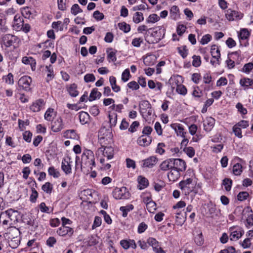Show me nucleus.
<instances>
[{"mask_svg":"<svg viewBox=\"0 0 253 253\" xmlns=\"http://www.w3.org/2000/svg\"><path fill=\"white\" fill-rule=\"evenodd\" d=\"M195 184L193 181V179L191 178H187L185 180L181 181L179 183V187L184 193L185 195H188L191 192L196 193L197 192L195 190Z\"/></svg>","mask_w":253,"mask_h":253,"instance_id":"f03ea898","label":"nucleus"},{"mask_svg":"<svg viewBox=\"0 0 253 253\" xmlns=\"http://www.w3.org/2000/svg\"><path fill=\"white\" fill-rule=\"evenodd\" d=\"M235 227H231L230 230L231 231L230 237L231 240H237L240 238L244 234V231L241 228H240L239 230H234Z\"/></svg>","mask_w":253,"mask_h":253,"instance_id":"4468645a","label":"nucleus"},{"mask_svg":"<svg viewBox=\"0 0 253 253\" xmlns=\"http://www.w3.org/2000/svg\"><path fill=\"white\" fill-rule=\"evenodd\" d=\"M123 189L124 191L126 190V188H116L113 191V197L116 199H124L126 198V196L125 193L123 192Z\"/></svg>","mask_w":253,"mask_h":253,"instance_id":"aec40b11","label":"nucleus"},{"mask_svg":"<svg viewBox=\"0 0 253 253\" xmlns=\"http://www.w3.org/2000/svg\"><path fill=\"white\" fill-rule=\"evenodd\" d=\"M171 161H172V169L181 172L184 171L186 169V164L182 159L171 158Z\"/></svg>","mask_w":253,"mask_h":253,"instance_id":"39448f33","label":"nucleus"},{"mask_svg":"<svg viewBox=\"0 0 253 253\" xmlns=\"http://www.w3.org/2000/svg\"><path fill=\"white\" fill-rule=\"evenodd\" d=\"M5 237L8 240L13 239L14 238H21L20 237V231L18 228L15 227H11L7 230L6 233H5Z\"/></svg>","mask_w":253,"mask_h":253,"instance_id":"6e6552de","label":"nucleus"},{"mask_svg":"<svg viewBox=\"0 0 253 253\" xmlns=\"http://www.w3.org/2000/svg\"><path fill=\"white\" fill-rule=\"evenodd\" d=\"M139 107L141 113L147 114V116H151L152 114L151 105L147 100H143L139 103Z\"/></svg>","mask_w":253,"mask_h":253,"instance_id":"0eeeda50","label":"nucleus"},{"mask_svg":"<svg viewBox=\"0 0 253 253\" xmlns=\"http://www.w3.org/2000/svg\"><path fill=\"white\" fill-rule=\"evenodd\" d=\"M183 151L190 158H192L195 155V150L192 147H184Z\"/></svg>","mask_w":253,"mask_h":253,"instance_id":"864d4df0","label":"nucleus"},{"mask_svg":"<svg viewBox=\"0 0 253 253\" xmlns=\"http://www.w3.org/2000/svg\"><path fill=\"white\" fill-rule=\"evenodd\" d=\"M193 96L196 98H200L203 95V91L198 86L193 87V90L192 93Z\"/></svg>","mask_w":253,"mask_h":253,"instance_id":"c03bdc74","label":"nucleus"},{"mask_svg":"<svg viewBox=\"0 0 253 253\" xmlns=\"http://www.w3.org/2000/svg\"><path fill=\"white\" fill-rule=\"evenodd\" d=\"M153 31L151 33L152 37L156 38L157 40H160L163 39L166 33V29L163 26L152 28Z\"/></svg>","mask_w":253,"mask_h":253,"instance_id":"9d476101","label":"nucleus"},{"mask_svg":"<svg viewBox=\"0 0 253 253\" xmlns=\"http://www.w3.org/2000/svg\"><path fill=\"white\" fill-rule=\"evenodd\" d=\"M42 189L47 194H50L53 189L52 185L47 182L42 186Z\"/></svg>","mask_w":253,"mask_h":253,"instance_id":"09e8293b","label":"nucleus"},{"mask_svg":"<svg viewBox=\"0 0 253 253\" xmlns=\"http://www.w3.org/2000/svg\"><path fill=\"white\" fill-rule=\"evenodd\" d=\"M130 76V74L129 69H126L122 73V78H121L122 80L124 82H126L129 80Z\"/></svg>","mask_w":253,"mask_h":253,"instance_id":"bf43d9fd","label":"nucleus"},{"mask_svg":"<svg viewBox=\"0 0 253 253\" xmlns=\"http://www.w3.org/2000/svg\"><path fill=\"white\" fill-rule=\"evenodd\" d=\"M240 84L242 86L245 87V89L248 88L253 85V80L249 78H244L240 80Z\"/></svg>","mask_w":253,"mask_h":253,"instance_id":"473e14b6","label":"nucleus"},{"mask_svg":"<svg viewBox=\"0 0 253 253\" xmlns=\"http://www.w3.org/2000/svg\"><path fill=\"white\" fill-rule=\"evenodd\" d=\"M22 14L25 18H29L32 14L31 8L28 6L24 7L22 11Z\"/></svg>","mask_w":253,"mask_h":253,"instance_id":"4d7b16f0","label":"nucleus"},{"mask_svg":"<svg viewBox=\"0 0 253 253\" xmlns=\"http://www.w3.org/2000/svg\"><path fill=\"white\" fill-rule=\"evenodd\" d=\"M166 147V145L164 143H159L158 144L157 149L156 150V152L160 155H163L165 152V150L164 149V147Z\"/></svg>","mask_w":253,"mask_h":253,"instance_id":"0e129e2a","label":"nucleus"},{"mask_svg":"<svg viewBox=\"0 0 253 253\" xmlns=\"http://www.w3.org/2000/svg\"><path fill=\"white\" fill-rule=\"evenodd\" d=\"M138 185L137 186L139 189H143L146 188L149 184L148 180L145 177L142 176H139L137 178Z\"/></svg>","mask_w":253,"mask_h":253,"instance_id":"5701e85b","label":"nucleus"},{"mask_svg":"<svg viewBox=\"0 0 253 253\" xmlns=\"http://www.w3.org/2000/svg\"><path fill=\"white\" fill-rule=\"evenodd\" d=\"M49 175L52 176L54 178H58L60 176L59 172L53 167H50L48 169Z\"/></svg>","mask_w":253,"mask_h":253,"instance_id":"3c124183","label":"nucleus"},{"mask_svg":"<svg viewBox=\"0 0 253 253\" xmlns=\"http://www.w3.org/2000/svg\"><path fill=\"white\" fill-rule=\"evenodd\" d=\"M32 137V133L30 131H25L23 133V139L27 142H30L31 141Z\"/></svg>","mask_w":253,"mask_h":253,"instance_id":"69168bd1","label":"nucleus"},{"mask_svg":"<svg viewBox=\"0 0 253 253\" xmlns=\"http://www.w3.org/2000/svg\"><path fill=\"white\" fill-rule=\"evenodd\" d=\"M160 19V18L156 14H150L146 20V23H154L158 21Z\"/></svg>","mask_w":253,"mask_h":253,"instance_id":"8fccbe9b","label":"nucleus"},{"mask_svg":"<svg viewBox=\"0 0 253 253\" xmlns=\"http://www.w3.org/2000/svg\"><path fill=\"white\" fill-rule=\"evenodd\" d=\"M134 209L133 205L129 204L126 206H122L120 208V210L123 212L122 216L124 217L127 216L128 212Z\"/></svg>","mask_w":253,"mask_h":253,"instance_id":"2f4dec72","label":"nucleus"},{"mask_svg":"<svg viewBox=\"0 0 253 253\" xmlns=\"http://www.w3.org/2000/svg\"><path fill=\"white\" fill-rule=\"evenodd\" d=\"M211 53L212 57L214 59H220V53L219 48H211Z\"/></svg>","mask_w":253,"mask_h":253,"instance_id":"6e6d98bb","label":"nucleus"},{"mask_svg":"<svg viewBox=\"0 0 253 253\" xmlns=\"http://www.w3.org/2000/svg\"><path fill=\"white\" fill-rule=\"evenodd\" d=\"M233 132L234 133L235 135L238 137L239 138H241L243 137L242 134L241 128L239 127L238 126H237L236 125H235L232 128Z\"/></svg>","mask_w":253,"mask_h":253,"instance_id":"5fc2aeb1","label":"nucleus"},{"mask_svg":"<svg viewBox=\"0 0 253 253\" xmlns=\"http://www.w3.org/2000/svg\"><path fill=\"white\" fill-rule=\"evenodd\" d=\"M160 169L163 171H167L169 169H172V161L171 158L163 161L160 165Z\"/></svg>","mask_w":253,"mask_h":253,"instance_id":"b1692460","label":"nucleus"},{"mask_svg":"<svg viewBox=\"0 0 253 253\" xmlns=\"http://www.w3.org/2000/svg\"><path fill=\"white\" fill-rule=\"evenodd\" d=\"M99 136H100V139H104L105 137H108L110 138L112 137V134L109 130L106 129L105 127H102L99 131Z\"/></svg>","mask_w":253,"mask_h":253,"instance_id":"f704fd0d","label":"nucleus"},{"mask_svg":"<svg viewBox=\"0 0 253 253\" xmlns=\"http://www.w3.org/2000/svg\"><path fill=\"white\" fill-rule=\"evenodd\" d=\"M180 172L176 169H172L168 173V177L170 181H176L180 176Z\"/></svg>","mask_w":253,"mask_h":253,"instance_id":"6ab92c4d","label":"nucleus"},{"mask_svg":"<svg viewBox=\"0 0 253 253\" xmlns=\"http://www.w3.org/2000/svg\"><path fill=\"white\" fill-rule=\"evenodd\" d=\"M77 88V85L75 84H73L68 88V91L71 96L76 97L79 94Z\"/></svg>","mask_w":253,"mask_h":253,"instance_id":"c9c22d12","label":"nucleus"},{"mask_svg":"<svg viewBox=\"0 0 253 253\" xmlns=\"http://www.w3.org/2000/svg\"><path fill=\"white\" fill-rule=\"evenodd\" d=\"M186 220V217L183 216L180 212L176 213L175 222L177 225L182 226Z\"/></svg>","mask_w":253,"mask_h":253,"instance_id":"ea45409f","label":"nucleus"},{"mask_svg":"<svg viewBox=\"0 0 253 253\" xmlns=\"http://www.w3.org/2000/svg\"><path fill=\"white\" fill-rule=\"evenodd\" d=\"M192 65L195 67H198L201 64V58L199 56L194 55L193 56Z\"/></svg>","mask_w":253,"mask_h":253,"instance_id":"338daca9","label":"nucleus"},{"mask_svg":"<svg viewBox=\"0 0 253 253\" xmlns=\"http://www.w3.org/2000/svg\"><path fill=\"white\" fill-rule=\"evenodd\" d=\"M249 196V194L247 192H240L237 195V199L239 201H243L246 200Z\"/></svg>","mask_w":253,"mask_h":253,"instance_id":"680f3d73","label":"nucleus"},{"mask_svg":"<svg viewBox=\"0 0 253 253\" xmlns=\"http://www.w3.org/2000/svg\"><path fill=\"white\" fill-rule=\"evenodd\" d=\"M152 142V137L151 136H146L142 135L138 137L137 140V144L143 147L148 146Z\"/></svg>","mask_w":253,"mask_h":253,"instance_id":"f8f14e48","label":"nucleus"},{"mask_svg":"<svg viewBox=\"0 0 253 253\" xmlns=\"http://www.w3.org/2000/svg\"><path fill=\"white\" fill-rule=\"evenodd\" d=\"M64 136L67 138L73 139H78L79 136L74 129H70L65 131L64 133Z\"/></svg>","mask_w":253,"mask_h":253,"instance_id":"c85d7f7f","label":"nucleus"},{"mask_svg":"<svg viewBox=\"0 0 253 253\" xmlns=\"http://www.w3.org/2000/svg\"><path fill=\"white\" fill-rule=\"evenodd\" d=\"M63 126L62 119L59 118L53 122L51 126V129L54 132H59L63 129Z\"/></svg>","mask_w":253,"mask_h":253,"instance_id":"2eb2a0df","label":"nucleus"},{"mask_svg":"<svg viewBox=\"0 0 253 253\" xmlns=\"http://www.w3.org/2000/svg\"><path fill=\"white\" fill-rule=\"evenodd\" d=\"M215 121L214 119L211 117L207 118L204 124V130L207 132H210L214 126Z\"/></svg>","mask_w":253,"mask_h":253,"instance_id":"f3484780","label":"nucleus"},{"mask_svg":"<svg viewBox=\"0 0 253 253\" xmlns=\"http://www.w3.org/2000/svg\"><path fill=\"white\" fill-rule=\"evenodd\" d=\"M146 208L148 211L152 212L153 211L156 210V204L152 200H150V198H147Z\"/></svg>","mask_w":253,"mask_h":253,"instance_id":"e433bc0d","label":"nucleus"},{"mask_svg":"<svg viewBox=\"0 0 253 253\" xmlns=\"http://www.w3.org/2000/svg\"><path fill=\"white\" fill-rule=\"evenodd\" d=\"M44 104V100L42 99H39L33 103L30 106V109L34 112H39Z\"/></svg>","mask_w":253,"mask_h":253,"instance_id":"a211bd4d","label":"nucleus"},{"mask_svg":"<svg viewBox=\"0 0 253 253\" xmlns=\"http://www.w3.org/2000/svg\"><path fill=\"white\" fill-rule=\"evenodd\" d=\"M2 80L7 84L12 85L14 84L13 76L11 73H8L6 76H3Z\"/></svg>","mask_w":253,"mask_h":253,"instance_id":"de8ad7c7","label":"nucleus"},{"mask_svg":"<svg viewBox=\"0 0 253 253\" xmlns=\"http://www.w3.org/2000/svg\"><path fill=\"white\" fill-rule=\"evenodd\" d=\"M22 62L24 64L30 65L32 70L35 71L36 61L34 58L32 57L24 56L22 59Z\"/></svg>","mask_w":253,"mask_h":253,"instance_id":"dca6fc26","label":"nucleus"},{"mask_svg":"<svg viewBox=\"0 0 253 253\" xmlns=\"http://www.w3.org/2000/svg\"><path fill=\"white\" fill-rule=\"evenodd\" d=\"M83 12V10L80 8L78 4H74L71 8V12L74 15H76L79 13Z\"/></svg>","mask_w":253,"mask_h":253,"instance_id":"603ef678","label":"nucleus"},{"mask_svg":"<svg viewBox=\"0 0 253 253\" xmlns=\"http://www.w3.org/2000/svg\"><path fill=\"white\" fill-rule=\"evenodd\" d=\"M176 91L180 94L185 95L187 93V89L183 84H179L177 85Z\"/></svg>","mask_w":253,"mask_h":253,"instance_id":"13d9d810","label":"nucleus"},{"mask_svg":"<svg viewBox=\"0 0 253 253\" xmlns=\"http://www.w3.org/2000/svg\"><path fill=\"white\" fill-rule=\"evenodd\" d=\"M242 172V166L239 163H237L233 167V173L235 175H240Z\"/></svg>","mask_w":253,"mask_h":253,"instance_id":"49530a36","label":"nucleus"},{"mask_svg":"<svg viewBox=\"0 0 253 253\" xmlns=\"http://www.w3.org/2000/svg\"><path fill=\"white\" fill-rule=\"evenodd\" d=\"M79 118L80 121L82 125H85L89 123L90 116L87 113L84 111L80 112Z\"/></svg>","mask_w":253,"mask_h":253,"instance_id":"a878e982","label":"nucleus"},{"mask_svg":"<svg viewBox=\"0 0 253 253\" xmlns=\"http://www.w3.org/2000/svg\"><path fill=\"white\" fill-rule=\"evenodd\" d=\"M101 96V93L98 91V89L97 88H94L91 91L88 100L89 101H92L97 98H100Z\"/></svg>","mask_w":253,"mask_h":253,"instance_id":"7c9ffc66","label":"nucleus"},{"mask_svg":"<svg viewBox=\"0 0 253 253\" xmlns=\"http://www.w3.org/2000/svg\"><path fill=\"white\" fill-rule=\"evenodd\" d=\"M253 69V63L252 62H249L247 64H245L242 70L244 72L249 73L251 70Z\"/></svg>","mask_w":253,"mask_h":253,"instance_id":"774afa93","label":"nucleus"},{"mask_svg":"<svg viewBox=\"0 0 253 253\" xmlns=\"http://www.w3.org/2000/svg\"><path fill=\"white\" fill-rule=\"evenodd\" d=\"M93 18L97 21H101L104 18V15L99 10H96L93 14Z\"/></svg>","mask_w":253,"mask_h":253,"instance_id":"052dcab7","label":"nucleus"},{"mask_svg":"<svg viewBox=\"0 0 253 253\" xmlns=\"http://www.w3.org/2000/svg\"><path fill=\"white\" fill-rule=\"evenodd\" d=\"M32 82L31 77L28 76H24L20 78L18 84L19 87L23 90L28 91L31 90L30 85Z\"/></svg>","mask_w":253,"mask_h":253,"instance_id":"20e7f679","label":"nucleus"},{"mask_svg":"<svg viewBox=\"0 0 253 253\" xmlns=\"http://www.w3.org/2000/svg\"><path fill=\"white\" fill-rule=\"evenodd\" d=\"M14 26L17 31H19L20 27L24 23V20L19 14H16L14 17Z\"/></svg>","mask_w":253,"mask_h":253,"instance_id":"c756f323","label":"nucleus"},{"mask_svg":"<svg viewBox=\"0 0 253 253\" xmlns=\"http://www.w3.org/2000/svg\"><path fill=\"white\" fill-rule=\"evenodd\" d=\"M144 20L143 13L140 12H135L133 16V21L136 24H138Z\"/></svg>","mask_w":253,"mask_h":253,"instance_id":"4c0bfd02","label":"nucleus"},{"mask_svg":"<svg viewBox=\"0 0 253 253\" xmlns=\"http://www.w3.org/2000/svg\"><path fill=\"white\" fill-rule=\"evenodd\" d=\"M243 13L231 9L227 10L225 13L226 18L230 21L240 20L243 18Z\"/></svg>","mask_w":253,"mask_h":253,"instance_id":"423d86ee","label":"nucleus"},{"mask_svg":"<svg viewBox=\"0 0 253 253\" xmlns=\"http://www.w3.org/2000/svg\"><path fill=\"white\" fill-rule=\"evenodd\" d=\"M109 122L110 127L115 126L117 122V114L115 113H113L109 115Z\"/></svg>","mask_w":253,"mask_h":253,"instance_id":"a19ab883","label":"nucleus"},{"mask_svg":"<svg viewBox=\"0 0 253 253\" xmlns=\"http://www.w3.org/2000/svg\"><path fill=\"white\" fill-rule=\"evenodd\" d=\"M158 159L156 156H152L142 161V167L144 168H151L157 163Z\"/></svg>","mask_w":253,"mask_h":253,"instance_id":"ddd939ff","label":"nucleus"},{"mask_svg":"<svg viewBox=\"0 0 253 253\" xmlns=\"http://www.w3.org/2000/svg\"><path fill=\"white\" fill-rule=\"evenodd\" d=\"M13 39H15V37L12 35H5L2 38V42L5 46L9 47L12 45Z\"/></svg>","mask_w":253,"mask_h":253,"instance_id":"412c9836","label":"nucleus"},{"mask_svg":"<svg viewBox=\"0 0 253 253\" xmlns=\"http://www.w3.org/2000/svg\"><path fill=\"white\" fill-rule=\"evenodd\" d=\"M98 151L102 152L103 156L106 157L108 160L111 159L114 157V151L111 146H102L98 149Z\"/></svg>","mask_w":253,"mask_h":253,"instance_id":"1a4fd4ad","label":"nucleus"},{"mask_svg":"<svg viewBox=\"0 0 253 253\" xmlns=\"http://www.w3.org/2000/svg\"><path fill=\"white\" fill-rule=\"evenodd\" d=\"M251 35L250 31L246 28L241 29L238 33V38L241 46L246 47L249 45V38Z\"/></svg>","mask_w":253,"mask_h":253,"instance_id":"7ed1b4c3","label":"nucleus"},{"mask_svg":"<svg viewBox=\"0 0 253 253\" xmlns=\"http://www.w3.org/2000/svg\"><path fill=\"white\" fill-rule=\"evenodd\" d=\"M118 25L119 29L125 33L129 32L130 30V25L127 24L125 22L119 23Z\"/></svg>","mask_w":253,"mask_h":253,"instance_id":"58836bf2","label":"nucleus"},{"mask_svg":"<svg viewBox=\"0 0 253 253\" xmlns=\"http://www.w3.org/2000/svg\"><path fill=\"white\" fill-rule=\"evenodd\" d=\"M112 48H109L107 50V58L109 61H112L113 62H115L116 61L117 58L116 57V50L112 51Z\"/></svg>","mask_w":253,"mask_h":253,"instance_id":"37998d69","label":"nucleus"},{"mask_svg":"<svg viewBox=\"0 0 253 253\" xmlns=\"http://www.w3.org/2000/svg\"><path fill=\"white\" fill-rule=\"evenodd\" d=\"M171 127L174 129L177 135H179L182 137H185V132L184 131V128L182 126L179 124H172Z\"/></svg>","mask_w":253,"mask_h":253,"instance_id":"4be33fe9","label":"nucleus"},{"mask_svg":"<svg viewBox=\"0 0 253 253\" xmlns=\"http://www.w3.org/2000/svg\"><path fill=\"white\" fill-rule=\"evenodd\" d=\"M147 243L152 247L154 252L157 251L159 248H161L159 242L152 237H150L147 239Z\"/></svg>","mask_w":253,"mask_h":253,"instance_id":"393cba45","label":"nucleus"},{"mask_svg":"<svg viewBox=\"0 0 253 253\" xmlns=\"http://www.w3.org/2000/svg\"><path fill=\"white\" fill-rule=\"evenodd\" d=\"M57 233L61 236H68L70 237L74 233V230L71 227L62 226L57 230Z\"/></svg>","mask_w":253,"mask_h":253,"instance_id":"9b49d317","label":"nucleus"},{"mask_svg":"<svg viewBox=\"0 0 253 253\" xmlns=\"http://www.w3.org/2000/svg\"><path fill=\"white\" fill-rule=\"evenodd\" d=\"M21 238H14L8 240L9 246L12 249L16 248L20 243Z\"/></svg>","mask_w":253,"mask_h":253,"instance_id":"a18cd8bd","label":"nucleus"},{"mask_svg":"<svg viewBox=\"0 0 253 253\" xmlns=\"http://www.w3.org/2000/svg\"><path fill=\"white\" fill-rule=\"evenodd\" d=\"M81 169L87 174L95 166V158L93 152L90 150L84 151L82 158Z\"/></svg>","mask_w":253,"mask_h":253,"instance_id":"f257e3e1","label":"nucleus"},{"mask_svg":"<svg viewBox=\"0 0 253 253\" xmlns=\"http://www.w3.org/2000/svg\"><path fill=\"white\" fill-rule=\"evenodd\" d=\"M46 72H47V76L46 78V81L49 82L52 80L54 77V74L53 72V69L51 65L49 66H46Z\"/></svg>","mask_w":253,"mask_h":253,"instance_id":"cd10ccee","label":"nucleus"},{"mask_svg":"<svg viewBox=\"0 0 253 253\" xmlns=\"http://www.w3.org/2000/svg\"><path fill=\"white\" fill-rule=\"evenodd\" d=\"M222 185L224 186L226 191H229L232 185V180L230 178H225L222 181Z\"/></svg>","mask_w":253,"mask_h":253,"instance_id":"79ce46f5","label":"nucleus"},{"mask_svg":"<svg viewBox=\"0 0 253 253\" xmlns=\"http://www.w3.org/2000/svg\"><path fill=\"white\" fill-rule=\"evenodd\" d=\"M179 8L176 5L172 6L170 10L171 16L174 19H176L177 13H179Z\"/></svg>","mask_w":253,"mask_h":253,"instance_id":"e2e57ef3","label":"nucleus"},{"mask_svg":"<svg viewBox=\"0 0 253 253\" xmlns=\"http://www.w3.org/2000/svg\"><path fill=\"white\" fill-rule=\"evenodd\" d=\"M61 169L66 174H70L72 172L71 166L65 159L62 162Z\"/></svg>","mask_w":253,"mask_h":253,"instance_id":"bb28decb","label":"nucleus"},{"mask_svg":"<svg viewBox=\"0 0 253 253\" xmlns=\"http://www.w3.org/2000/svg\"><path fill=\"white\" fill-rule=\"evenodd\" d=\"M156 59L155 56L148 55L143 59V62L146 66H151L155 63Z\"/></svg>","mask_w":253,"mask_h":253,"instance_id":"72a5a7b5","label":"nucleus"}]
</instances>
